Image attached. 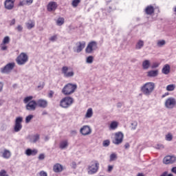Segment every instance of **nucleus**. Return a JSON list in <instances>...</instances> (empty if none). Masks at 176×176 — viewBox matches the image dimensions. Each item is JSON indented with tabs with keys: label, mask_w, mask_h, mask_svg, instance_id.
I'll return each mask as SVG.
<instances>
[{
	"label": "nucleus",
	"mask_w": 176,
	"mask_h": 176,
	"mask_svg": "<svg viewBox=\"0 0 176 176\" xmlns=\"http://www.w3.org/2000/svg\"><path fill=\"white\" fill-rule=\"evenodd\" d=\"M140 90L144 96H151L153 92V90H155V82H146L141 87Z\"/></svg>",
	"instance_id": "obj_1"
},
{
	"label": "nucleus",
	"mask_w": 176,
	"mask_h": 176,
	"mask_svg": "<svg viewBox=\"0 0 176 176\" xmlns=\"http://www.w3.org/2000/svg\"><path fill=\"white\" fill-rule=\"evenodd\" d=\"M76 89H78L76 84L68 83L63 88L62 94H64V96H71V94L75 93Z\"/></svg>",
	"instance_id": "obj_2"
},
{
	"label": "nucleus",
	"mask_w": 176,
	"mask_h": 176,
	"mask_svg": "<svg viewBox=\"0 0 176 176\" xmlns=\"http://www.w3.org/2000/svg\"><path fill=\"white\" fill-rule=\"evenodd\" d=\"M33 96H27L24 98L23 102L26 104V109L28 111H35L36 109V101L32 100Z\"/></svg>",
	"instance_id": "obj_3"
},
{
	"label": "nucleus",
	"mask_w": 176,
	"mask_h": 176,
	"mask_svg": "<svg viewBox=\"0 0 176 176\" xmlns=\"http://www.w3.org/2000/svg\"><path fill=\"white\" fill-rule=\"evenodd\" d=\"M74 98L70 96H66L62 98L60 101V107H61V108H65V109H67V108H69V107H71L72 104H74Z\"/></svg>",
	"instance_id": "obj_4"
},
{
	"label": "nucleus",
	"mask_w": 176,
	"mask_h": 176,
	"mask_svg": "<svg viewBox=\"0 0 176 176\" xmlns=\"http://www.w3.org/2000/svg\"><path fill=\"white\" fill-rule=\"evenodd\" d=\"M98 49L97 41H90L85 48V53L87 54H93Z\"/></svg>",
	"instance_id": "obj_5"
},
{
	"label": "nucleus",
	"mask_w": 176,
	"mask_h": 176,
	"mask_svg": "<svg viewBox=\"0 0 176 176\" xmlns=\"http://www.w3.org/2000/svg\"><path fill=\"white\" fill-rule=\"evenodd\" d=\"M61 71L65 78H72L75 75L74 69L68 67V66H63Z\"/></svg>",
	"instance_id": "obj_6"
},
{
	"label": "nucleus",
	"mask_w": 176,
	"mask_h": 176,
	"mask_svg": "<svg viewBox=\"0 0 176 176\" xmlns=\"http://www.w3.org/2000/svg\"><path fill=\"white\" fill-rule=\"evenodd\" d=\"M176 100L173 97H169L164 102V107L167 109H173L175 107Z\"/></svg>",
	"instance_id": "obj_7"
},
{
	"label": "nucleus",
	"mask_w": 176,
	"mask_h": 176,
	"mask_svg": "<svg viewBox=\"0 0 176 176\" xmlns=\"http://www.w3.org/2000/svg\"><path fill=\"white\" fill-rule=\"evenodd\" d=\"M28 62V55L27 54L22 52L16 58V63L18 65H24V64Z\"/></svg>",
	"instance_id": "obj_8"
},
{
	"label": "nucleus",
	"mask_w": 176,
	"mask_h": 176,
	"mask_svg": "<svg viewBox=\"0 0 176 176\" xmlns=\"http://www.w3.org/2000/svg\"><path fill=\"white\" fill-rule=\"evenodd\" d=\"M16 63H10L6 65L0 69V72L1 74H10L12 70L14 68Z\"/></svg>",
	"instance_id": "obj_9"
},
{
	"label": "nucleus",
	"mask_w": 176,
	"mask_h": 176,
	"mask_svg": "<svg viewBox=\"0 0 176 176\" xmlns=\"http://www.w3.org/2000/svg\"><path fill=\"white\" fill-rule=\"evenodd\" d=\"M21 123H23V117H17L14 126V131L15 133H19L23 129V124Z\"/></svg>",
	"instance_id": "obj_10"
},
{
	"label": "nucleus",
	"mask_w": 176,
	"mask_h": 176,
	"mask_svg": "<svg viewBox=\"0 0 176 176\" xmlns=\"http://www.w3.org/2000/svg\"><path fill=\"white\" fill-rule=\"evenodd\" d=\"M124 135L122 132H117L115 134L114 140H113V144L115 145H120L123 142V138Z\"/></svg>",
	"instance_id": "obj_11"
},
{
	"label": "nucleus",
	"mask_w": 176,
	"mask_h": 176,
	"mask_svg": "<svg viewBox=\"0 0 176 176\" xmlns=\"http://www.w3.org/2000/svg\"><path fill=\"white\" fill-rule=\"evenodd\" d=\"M100 166V164H98V162L95 161L93 162L91 164V166H89L88 167V174H96L97 171L98 170V167Z\"/></svg>",
	"instance_id": "obj_12"
},
{
	"label": "nucleus",
	"mask_w": 176,
	"mask_h": 176,
	"mask_svg": "<svg viewBox=\"0 0 176 176\" xmlns=\"http://www.w3.org/2000/svg\"><path fill=\"white\" fill-rule=\"evenodd\" d=\"M76 47H74V52H75V53H80V52L85 49L86 46V42L79 41L76 43Z\"/></svg>",
	"instance_id": "obj_13"
},
{
	"label": "nucleus",
	"mask_w": 176,
	"mask_h": 176,
	"mask_svg": "<svg viewBox=\"0 0 176 176\" xmlns=\"http://www.w3.org/2000/svg\"><path fill=\"white\" fill-rule=\"evenodd\" d=\"M176 157L174 155H167L163 160V163L164 164H173V163H175Z\"/></svg>",
	"instance_id": "obj_14"
},
{
	"label": "nucleus",
	"mask_w": 176,
	"mask_h": 176,
	"mask_svg": "<svg viewBox=\"0 0 176 176\" xmlns=\"http://www.w3.org/2000/svg\"><path fill=\"white\" fill-rule=\"evenodd\" d=\"M0 156L1 157H3V159H10V157H12V153L10 152V151L4 148L0 151Z\"/></svg>",
	"instance_id": "obj_15"
},
{
	"label": "nucleus",
	"mask_w": 176,
	"mask_h": 176,
	"mask_svg": "<svg viewBox=\"0 0 176 176\" xmlns=\"http://www.w3.org/2000/svg\"><path fill=\"white\" fill-rule=\"evenodd\" d=\"M80 133L82 135H89V134H91V129L89 126L85 125L80 129Z\"/></svg>",
	"instance_id": "obj_16"
},
{
	"label": "nucleus",
	"mask_w": 176,
	"mask_h": 176,
	"mask_svg": "<svg viewBox=\"0 0 176 176\" xmlns=\"http://www.w3.org/2000/svg\"><path fill=\"white\" fill-rule=\"evenodd\" d=\"M14 2H16V0H6L4 2L5 8L7 10H12L14 8Z\"/></svg>",
	"instance_id": "obj_17"
},
{
	"label": "nucleus",
	"mask_w": 176,
	"mask_h": 176,
	"mask_svg": "<svg viewBox=\"0 0 176 176\" xmlns=\"http://www.w3.org/2000/svg\"><path fill=\"white\" fill-rule=\"evenodd\" d=\"M40 138L41 136L38 133L28 136V140L32 144H36V142H38V141H39Z\"/></svg>",
	"instance_id": "obj_18"
},
{
	"label": "nucleus",
	"mask_w": 176,
	"mask_h": 176,
	"mask_svg": "<svg viewBox=\"0 0 176 176\" xmlns=\"http://www.w3.org/2000/svg\"><path fill=\"white\" fill-rule=\"evenodd\" d=\"M48 12H54L57 9V3L54 1H51L48 3L47 6Z\"/></svg>",
	"instance_id": "obj_19"
},
{
	"label": "nucleus",
	"mask_w": 176,
	"mask_h": 176,
	"mask_svg": "<svg viewBox=\"0 0 176 176\" xmlns=\"http://www.w3.org/2000/svg\"><path fill=\"white\" fill-rule=\"evenodd\" d=\"M26 156H36L38 154V150L36 148H27L25 151Z\"/></svg>",
	"instance_id": "obj_20"
},
{
	"label": "nucleus",
	"mask_w": 176,
	"mask_h": 176,
	"mask_svg": "<svg viewBox=\"0 0 176 176\" xmlns=\"http://www.w3.org/2000/svg\"><path fill=\"white\" fill-rule=\"evenodd\" d=\"M37 107L40 108H47V100L44 99H39L36 102Z\"/></svg>",
	"instance_id": "obj_21"
},
{
	"label": "nucleus",
	"mask_w": 176,
	"mask_h": 176,
	"mask_svg": "<svg viewBox=\"0 0 176 176\" xmlns=\"http://www.w3.org/2000/svg\"><path fill=\"white\" fill-rule=\"evenodd\" d=\"M159 75V70H150L147 72V76L148 78H156Z\"/></svg>",
	"instance_id": "obj_22"
},
{
	"label": "nucleus",
	"mask_w": 176,
	"mask_h": 176,
	"mask_svg": "<svg viewBox=\"0 0 176 176\" xmlns=\"http://www.w3.org/2000/svg\"><path fill=\"white\" fill-rule=\"evenodd\" d=\"M53 170L54 173H61V171H63V165L60 164H56L54 165Z\"/></svg>",
	"instance_id": "obj_23"
},
{
	"label": "nucleus",
	"mask_w": 176,
	"mask_h": 176,
	"mask_svg": "<svg viewBox=\"0 0 176 176\" xmlns=\"http://www.w3.org/2000/svg\"><path fill=\"white\" fill-rule=\"evenodd\" d=\"M145 44V43L144 42V41L142 40H139L135 45V49L136 50H141V49H142L144 47V45Z\"/></svg>",
	"instance_id": "obj_24"
},
{
	"label": "nucleus",
	"mask_w": 176,
	"mask_h": 176,
	"mask_svg": "<svg viewBox=\"0 0 176 176\" xmlns=\"http://www.w3.org/2000/svg\"><path fill=\"white\" fill-rule=\"evenodd\" d=\"M142 67L144 69H149L151 67V61L149 60H144L142 62Z\"/></svg>",
	"instance_id": "obj_25"
},
{
	"label": "nucleus",
	"mask_w": 176,
	"mask_h": 176,
	"mask_svg": "<svg viewBox=\"0 0 176 176\" xmlns=\"http://www.w3.org/2000/svg\"><path fill=\"white\" fill-rule=\"evenodd\" d=\"M145 12L149 15L153 14L155 12V8L152 6H148L145 9Z\"/></svg>",
	"instance_id": "obj_26"
},
{
	"label": "nucleus",
	"mask_w": 176,
	"mask_h": 176,
	"mask_svg": "<svg viewBox=\"0 0 176 176\" xmlns=\"http://www.w3.org/2000/svg\"><path fill=\"white\" fill-rule=\"evenodd\" d=\"M118 126H119V122L117 121H113L111 122L109 129V130H116L118 129Z\"/></svg>",
	"instance_id": "obj_27"
},
{
	"label": "nucleus",
	"mask_w": 176,
	"mask_h": 176,
	"mask_svg": "<svg viewBox=\"0 0 176 176\" xmlns=\"http://www.w3.org/2000/svg\"><path fill=\"white\" fill-rule=\"evenodd\" d=\"M68 147V140H63L59 144V148L60 149H65Z\"/></svg>",
	"instance_id": "obj_28"
},
{
	"label": "nucleus",
	"mask_w": 176,
	"mask_h": 176,
	"mask_svg": "<svg viewBox=\"0 0 176 176\" xmlns=\"http://www.w3.org/2000/svg\"><path fill=\"white\" fill-rule=\"evenodd\" d=\"M25 25L28 30H32L34 27H35V22L34 21H29L28 22L25 23Z\"/></svg>",
	"instance_id": "obj_29"
},
{
	"label": "nucleus",
	"mask_w": 176,
	"mask_h": 176,
	"mask_svg": "<svg viewBox=\"0 0 176 176\" xmlns=\"http://www.w3.org/2000/svg\"><path fill=\"white\" fill-rule=\"evenodd\" d=\"M162 74L164 75H168L170 74V65H165L162 68Z\"/></svg>",
	"instance_id": "obj_30"
},
{
	"label": "nucleus",
	"mask_w": 176,
	"mask_h": 176,
	"mask_svg": "<svg viewBox=\"0 0 176 176\" xmlns=\"http://www.w3.org/2000/svg\"><path fill=\"white\" fill-rule=\"evenodd\" d=\"M93 116V109L89 108L87 109V113L85 114L86 119H90Z\"/></svg>",
	"instance_id": "obj_31"
},
{
	"label": "nucleus",
	"mask_w": 176,
	"mask_h": 176,
	"mask_svg": "<svg viewBox=\"0 0 176 176\" xmlns=\"http://www.w3.org/2000/svg\"><path fill=\"white\" fill-rule=\"evenodd\" d=\"M166 90L167 91H174V90H175V85L172 84L167 85Z\"/></svg>",
	"instance_id": "obj_32"
},
{
	"label": "nucleus",
	"mask_w": 176,
	"mask_h": 176,
	"mask_svg": "<svg viewBox=\"0 0 176 176\" xmlns=\"http://www.w3.org/2000/svg\"><path fill=\"white\" fill-rule=\"evenodd\" d=\"M65 22V19L63 17H59L57 20H56V25L60 26L63 25V24H64Z\"/></svg>",
	"instance_id": "obj_33"
},
{
	"label": "nucleus",
	"mask_w": 176,
	"mask_h": 176,
	"mask_svg": "<svg viewBox=\"0 0 176 176\" xmlns=\"http://www.w3.org/2000/svg\"><path fill=\"white\" fill-rule=\"evenodd\" d=\"M165 140L166 141H173V134L171 133H168L165 135Z\"/></svg>",
	"instance_id": "obj_34"
},
{
	"label": "nucleus",
	"mask_w": 176,
	"mask_h": 176,
	"mask_svg": "<svg viewBox=\"0 0 176 176\" xmlns=\"http://www.w3.org/2000/svg\"><path fill=\"white\" fill-rule=\"evenodd\" d=\"M166 45V41L164 40H160L157 42V45L158 47H162V46H164Z\"/></svg>",
	"instance_id": "obj_35"
},
{
	"label": "nucleus",
	"mask_w": 176,
	"mask_h": 176,
	"mask_svg": "<svg viewBox=\"0 0 176 176\" xmlns=\"http://www.w3.org/2000/svg\"><path fill=\"white\" fill-rule=\"evenodd\" d=\"M116 159H118V155H116V153H113L110 155L109 162H115V160H116Z\"/></svg>",
	"instance_id": "obj_36"
},
{
	"label": "nucleus",
	"mask_w": 176,
	"mask_h": 176,
	"mask_svg": "<svg viewBox=\"0 0 176 176\" xmlns=\"http://www.w3.org/2000/svg\"><path fill=\"white\" fill-rule=\"evenodd\" d=\"M94 60V57L93 56H89L87 58L86 63L87 64H92Z\"/></svg>",
	"instance_id": "obj_37"
},
{
	"label": "nucleus",
	"mask_w": 176,
	"mask_h": 176,
	"mask_svg": "<svg viewBox=\"0 0 176 176\" xmlns=\"http://www.w3.org/2000/svg\"><path fill=\"white\" fill-rule=\"evenodd\" d=\"M10 42V38L9 36H6V37H4L1 45H6V44L9 43Z\"/></svg>",
	"instance_id": "obj_38"
},
{
	"label": "nucleus",
	"mask_w": 176,
	"mask_h": 176,
	"mask_svg": "<svg viewBox=\"0 0 176 176\" xmlns=\"http://www.w3.org/2000/svg\"><path fill=\"white\" fill-rule=\"evenodd\" d=\"M79 3H80V0H73L72 5L74 8H76Z\"/></svg>",
	"instance_id": "obj_39"
},
{
	"label": "nucleus",
	"mask_w": 176,
	"mask_h": 176,
	"mask_svg": "<svg viewBox=\"0 0 176 176\" xmlns=\"http://www.w3.org/2000/svg\"><path fill=\"white\" fill-rule=\"evenodd\" d=\"M33 118H34L33 115L28 116L25 118V123H30V122H31V120H32Z\"/></svg>",
	"instance_id": "obj_40"
},
{
	"label": "nucleus",
	"mask_w": 176,
	"mask_h": 176,
	"mask_svg": "<svg viewBox=\"0 0 176 176\" xmlns=\"http://www.w3.org/2000/svg\"><path fill=\"white\" fill-rule=\"evenodd\" d=\"M0 176H9V174H8V172L5 169H3L0 170Z\"/></svg>",
	"instance_id": "obj_41"
},
{
	"label": "nucleus",
	"mask_w": 176,
	"mask_h": 176,
	"mask_svg": "<svg viewBox=\"0 0 176 176\" xmlns=\"http://www.w3.org/2000/svg\"><path fill=\"white\" fill-rule=\"evenodd\" d=\"M138 123L136 121H134L131 123V130H135L137 129V126Z\"/></svg>",
	"instance_id": "obj_42"
},
{
	"label": "nucleus",
	"mask_w": 176,
	"mask_h": 176,
	"mask_svg": "<svg viewBox=\"0 0 176 176\" xmlns=\"http://www.w3.org/2000/svg\"><path fill=\"white\" fill-rule=\"evenodd\" d=\"M155 149H164V146L162 144H158L155 146Z\"/></svg>",
	"instance_id": "obj_43"
},
{
	"label": "nucleus",
	"mask_w": 176,
	"mask_h": 176,
	"mask_svg": "<svg viewBox=\"0 0 176 176\" xmlns=\"http://www.w3.org/2000/svg\"><path fill=\"white\" fill-rule=\"evenodd\" d=\"M36 176H47V173L42 170L40 173H37Z\"/></svg>",
	"instance_id": "obj_44"
},
{
	"label": "nucleus",
	"mask_w": 176,
	"mask_h": 176,
	"mask_svg": "<svg viewBox=\"0 0 176 176\" xmlns=\"http://www.w3.org/2000/svg\"><path fill=\"white\" fill-rule=\"evenodd\" d=\"M111 142L109 140H104L103 142V146H109Z\"/></svg>",
	"instance_id": "obj_45"
},
{
	"label": "nucleus",
	"mask_w": 176,
	"mask_h": 176,
	"mask_svg": "<svg viewBox=\"0 0 176 176\" xmlns=\"http://www.w3.org/2000/svg\"><path fill=\"white\" fill-rule=\"evenodd\" d=\"M25 5H27V1H25V0L19 1V6H24Z\"/></svg>",
	"instance_id": "obj_46"
},
{
	"label": "nucleus",
	"mask_w": 176,
	"mask_h": 176,
	"mask_svg": "<svg viewBox=\"0 0 176 176\" xmlns=\"http://www.w3.org/2000/svg\"><path fill=\"white\" fill-rule=\"evenodd\" d=\"M159 65H160V64H159V63H153L152 66H151V68L153 69L155 68H157V67H159Z\"/></svg>",
	"instance_id": "obj_47"
},
{
	"label": "nucleus",
	"mask_w": 176,
	"mask_h": 176,
	"mask_svg": "<svg viewBox=\"0 0 176 176\" xmlns=\"http://www.w3.org/2000/svg\"><path fill=\"white\" fill-rule=\"evenodd\" d=\"M56 40H57V35H54L50 38V41H51V42H54Z\"/></svg>",
	"instance_id": "obj_48"
},
{
	"label": "nucleus",
	"mask_w": 176,
	"mask_h": 176,
	"mask_svg": "<svg viewBox=\"0 0 176 176\" xmlns=\"http://www.w3.org/2000/svg\"><path fill=\"white\" fill-rule=\"evenodd\" d=\"M15 30H17L19 32H21L23 31V26L21 25H19Z\"/></svg>",
	"instance_id": "obj_49"
},
{
	"label": "nucleus",
	"mask_w": 176,
	"mask_h": 176,
	"mask_svg": "<svg viewBox=\"0 0 176 176\" xmlns=\"http://www.w3.org/2000/svg\"><path fill=\"white\" fill-rule=\"evenodd\" d=\"M45 159V154L41 153L38 155V160H43Z\"/></svg>",
	"instance_id": "obj_50"
},
{
	"label": "nucleus",
	"mask_w": 176,
	"mask_h": 176,
	"mask_svg": "<svg viewBox=\"0 0 176 176\" xmlns=\"http://www.w3.org/2000/svg\"><path fill=\"white\" fill-rule=\"evenodd\" d=\"M26 1L27 5L30 6L32 5V2H34V0H25Z\"/></svg>",
	"instance_id": "obj_51"
},
{
	"label": "nucleus",
	"mask_w": 176,
	"mask_h": 176,
	"mask_svg": "<svg viewBox=\"0 0 176 176\" xmlns=\"http://www.w3.org/2000/svg\"><path fill=\"white\" fill-rule=\"evenodd\" d=\"M3 90V82H0V93Z\"/></svg>",
	"instance_id": "obj_52"
},
{
	"label": "nucleus",
	"mask_w": 176,
	"mask_h": 176,
	"mask_svg": "<svg viewBox=\"0 0 176 176\" xmlns=\"http://www.w3.org/2000/svg\"><path fill=\"white\" fill-rule=\"evenodd\" d=\"M54 94V92H53V91H50V92L48 94L49 98H52Z\"/></svg>",
	"instance_id": "obj_53"
},
{
	"label": "nucleus",
	"mask_w": 176,
	"mask_h": 176,
	"mask_svg": "<svg viewBox=\"0 0 176 176\" xmlns=\"http://www.w3.org/2000/svg\"><path fill=\"white\" fill-rule=\"evenodd\" d=\"M16 24V19H13L10 23V25H14Z\"/></svg>",
	"instance_id": "obj_54"
},
{
	"label": "nucleus",
	"mask_w": 176,
	"mask_h": 176,
	"mask_svg": "<svg viewBox=\"0 0 176 176\" xmlns=\"http://www.w3.org/2000/svg\"><path fill=\"white\" fill-rule=\"evenodd\" d=\"M124 148H125V149H129V148H130V144L126 143L124 144Z\"/></svg>",
	"instance_id": "obj_55"
},
{
	"label": "nucleus",
	"mask_w": 176,
	"mask_h": 176,
	"mask_svg": "<svg viewBox=\"0 0 176 176\" xmlns=\"http://www.w3.org/2000/svg\"><path fill=\"white\" fill-rule=\"evenodd\" d=\"M168 172L165 171L164 173H162L160 176H167Z\"/></svg>",
	"instance_id": "obj_56"
},
{
	"label": "nucleus",
	"mask_w": 176,
	"mask_h": 176,
	"mask_svg": "<svg viewBox=\"0 0 176 176\" xmlns=\"http://www.w3.org/2000/svg\"><path fill=\"white\" fill-rule=\"evenodd\" d=\"M171 171H172V173H173L174 174H176V167L172 168Z\"/></svg>",
	"instance_id": "obj_57"
},
{
	"label": "nucleus",
	"mask_w": 176,
	"mask_h": 176,
	"mask_svg": "<svg viewBox=\"0 0 176 176\" xmlns=\"http://www.w3.org/2000/svg\"><path fill=\"white\" fill-rule=\"evenodd\" d=\"M113 166H108V171H111V170H113Z\"/></svg>",
	"instance_id": "obj_58"
},
{
	"label": "nucleus",
	"mask_w": 176,
	"mask_h": 176,
	"mask_svg": "<svg viewBox=\"0 0 176 176\" xmlns=\"http://www.w3.org/2000/svg\"><path fill=\"white\" fill-rule=\"evenodd\" d=\"M8 49V47L6 45L1 46V50H6Z\"/></svg>",
	"instance_id": "obj_59"
},
{
	"label": "nucleus",
	"mask_w": 176,
	"mask_h": 176,
	"mask_svg": "<svg viewBox=\"0 0 176 176\" xmlns=\"http://www.w3.org/2000/svg\"><path fill=\"white\" fill-rule=\"evenodd\" d=\"M3 102H5V100H2V99H0V107L1 105H3Z\"/></svg>",
	"instance_id": "obj_60"
},
{
	"label": "nucleus",
	"mask_w": 176,
	"mask_h": 176,
	"mask_svg": "<svg viewBox=\"0 0 176 176\" xmlns=\"http://www.w3.org/2000/svg\"><path fill=\"white\" fill-rule=\"evenodd\" d=\"M72 166H73L74 168H76V162H72Z\"/></svg>",
	"instance_id": "obj_61"
},
{
	"label": "nucleus",
	"mask_w": 176,
	"mask_h": 176,
	"mask_svg": "<svg viewBox=\"0 0 176 176\" xmlns=\"http://www.w3.org/2000/svg\"><path fill=\"white\" fill-rule=\"evenodd\" d=\"M117 107H118V108H121L122 107V103H118L117 104Z\"/></svg>",
	"instance_id": "obj_62"
},
{
	"label": "nucleus",
	"mask_w": 176,
	"mask_h": 176,
	"mask_svg": "<svg viewBox=\"0 0 176 176\" xmlns=\"http://www.w3.org/2000/svg\"><path fill=\"white\" fill-rule=\"evenodd\" d=\"M42 115H43V116H45V115H47V111H43V113H42Z\"/></svg>",
	"instance_id": "obj_63"
},
{
	"label": "nucleus",
	"mask_w": 176,
	"mask_h": 176,
	"mask_svg": "<svg viewBox=\"0 0 176 176\" xmlns=\"http://www.w3.org/2000/svg\"><path fill=\"white\" fill-rule=\"evenodd\" d=\"M137 176H144L142 173H138Z\"/></svg>",
	"instance_id": "obj_64"
}]
</instances>
